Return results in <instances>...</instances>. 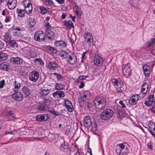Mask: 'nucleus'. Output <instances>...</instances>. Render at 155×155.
I'll return each instance as SVG.
<instances>
[{
    "label": "nucleus",
    "mask_w": 155,
    "mask_h": 155,
    "mask_svg": "<svg viewBox=\"0 0 155 155\" xmlns=\"http://www.w3.org/2000/svg\"><path fill=\"white\" fill-rule=\"evenodd\" d=\"M51 114H52L54 115L55 116H59L61 115V112H59L58 111H56L54 110V109L52 110H48Z\"/></svg>",
    "instance_id": "39"
},
{
    "label": "nucleus",
    "mask_w": 155,
    "mask_h": 155,
    "mask_svg": "<svg viewBox=\"0 0 155 155\" xmlns=\"http://www.w3.org/2000/svg\"><path fill=\"white\" fill-rule=\"evenodd\" d=\"M45 37L49 40L54 39L55 37V33L52 31H46L45 32Z\"/></svg>",
    "instance_id": "15"
},
{
    "label": "nucleus",
    "mask_w": 155,
    "mask_h": 155,
    "mask_svg": "<svg viewBox=\"0 0 155 155\" xmlns=\"http://www.w3.org/2000/svg\"><path fill=\"white\" fill-rule=\"evenodd\" d=\"M90 96V92L88 91H85L84 92L83 95H81L78 98V102L80 104H83V103Z\"/></svg>",
    "instance_id": "11"
},
{
    "label": "nucleus",
    "mask_w": 155,
    "mask_h": 155,
    "mask_svg": "<svg viewBox=\"0 0 155 155\" xmlns=\"http://www.w3.org/2000/svg\"><path fill=\"white\" fill-rule=\"evenodd\" d=\"M17 1L16 0H8L7 3V5L8 8L13 9L16 7Z\"/></svg>",
    "instance_id": "19"
},
{
    "label": "nucleus",
    "mask_w": 155,
    "mask_h": 155,
    "mask_svg": "<svg viewBox=\"0 0 155 155\" xmlns=\"http://www.w3.org/2000/svg\"><path fill=\"white\" fill-rule=\"evenodd\" d=\"M53 74L54 75V76L56 77L57 80L58 81H59L63 79V76L59 74L55 73H53Z\"/></svg>",
    "instance_id": "41"
},
{
    "label": "nucleus",
    "mask_w": 155,
    "mask_h": 155,
    "mask_svg": "<svg viewBox=\"0 0 155 155\" xmlns=\"http://www.w3.org/2000/svg\"><path fill=\"white\" fill-rule=\"evenodd\" d=\"M37 109L38 110L42 111L43 110H47L49 109L48 106H45L44 104H42L41 105L37 107Z\"/></svg>",
    "instance_id": "29"
},
{
    "label": "nucleus",
    "mask_w": 155,
    "mask_h": 155,
    "mask_svg": "<svg viewBox=\"0 0 155 155\" xmlns=\"http://www.w3.org/2000/svg\"><path fill=\"white\" fill-rule=\"evenodd\" d=\"M12 34L14 35L17 37H20L21 35V32L17 31H13Z\"/></svg>",
    "instance_id": "51"
},
{
    "label": "nucleus",
    "mask_w": 155,
    "mask_h": 155,
    "mask_svg": "<svg viewBox=\"0 0 155 155\" xmlns=\"http://www.w3.org/2000/svg\"><path fill=\"white\" fill-rule=\"evenodd\" d=\"M11 17L10 16H6L5 19V23L9 22L11 20Z\"/></svg>",
    "instance_id": "57"
},
{
    "label": "nucleus",
    "mask_w": 155,
    "mask_h": 155,
    "mask_svg": "<svg viewBox=\"0 0 155 155\" xmlns=\"http://www.w3.org/2000/svg\"><path fill=\"white\" fill-rule=\"evenodd\" d=\"M84 37L85 40L87 38H93L92 34L88 32H86L85 33Z\"/></svg>",
    "instance_id": "47"
},
{
    "label": "nucleus",
    "mask_w": 155,
    "mask_h": 155,
    "mask_svg": "<svg viewBox=\"0 0 155 155\" xmlns=\"http://www.w3.org/2000/svg\"><path fill=\"white\" fill-rule=\"evenodd\" d=\"M114 112L109 108L104 110L101 114V119L104 120H107L110 119L113 116Z\"/></svg>",
    "instance_id": "5"
},
{
    "label": "nucleus",
    "mask_w": 155,
    "mask_h": 155,
    "mask_svg": "<svg viewBox=\"0 0 155 155\" xmlns=\"http://www.w3.org/2000/svg\"><path fill=\"white\" fill-rule=\"evenodd\" d=\"M65 86L62 84L56 83L55 86V89L58 90H62L64 88Z\"/></svg>",
    "instance_id": "34"
},
{
    "label": "nucleus",
    "mask_w": 155,
    "mask_h": 155,
    "mask_svg": "<svg viewBox=\"0 0 155 155\" xmlns=\"http://www.w3.org/2000/svg\"><path fill=\"white\" fill-rule=\"evenodd\" d=\"M122 71L125 77H130L131 73V69L129 63L123 64L122 66Z\"/></svg>",
    "instance_id": "6"
},
{
    "label": "nucleus",
    "mask_w": 155,
    "mask_h": 155,
    "mask_svg": "<svg viewBox=\"0 0 155 155\" xmlns=\"http://www.w3.org/2000/svg\"><path fill=\"white\" fill-rule=\"evenodd\" d=\"M66 44L63 41H56L54 42L55 46L60 48H64L66 46Z\"/></svg>",
    "instance_id": "18"
},
{
    "label": "nucleus",
    "mask_w": 155,
    "mask_h": 155,
    "mask_svg": "<svg viewBox=\"0 0 155 155\" xmlns=\"http://www.w3.org/2000/svg\"><path fill=\"white\" fill-rule=\"evenodd\" d=\"M17 12L18 13V16L20 18H22L24 16L25 12V10L21 9H17Z\"/></svg>",
    "instance_id": "32"
},
{
    "label": "nucleus",
    "mask_w": 155,
    "mask_h": 155,
    "mask_svg": "<svg viewBox=\"0 0 155 155\" xmlns=\"http://www.w3.org/2000/svg\"><path fill=\"white\" fill-rule=\"evenodd\" d=\"M18 44L17 42L14 40H12L10 41L8 44V47L11 49H15L18 47Z\"/></svg>",
    "instance_id": "24"
},
{
    "label": "nucleus",
    "mask_w": 155,
    "mask_h": 155,
    "mask_svg": "<svg viewBox=\"0 0 155 155\" xmlns=\"http://www.w3.org/2000/svg\"><path fill=\"white\" fill-rule=\"evenodd\" d=\"M64 26L68 28L69 29H71L72 28H74V26L72 22L70 20H69L67 21H64Z\"/></svg>",
    "instance_id": "26"
},
{
    "label": "nucleus",
    "mask_w": 155,
    "mask_h": 155,
    "mask_svg": "<svg viewBox=\"0 0 155 155\" xmlns=\"http://www.w3.org/2000/svg\"><path fill=\"white\" fill-rule=\"evenodd\" d=\"M39 8L41 14H45L47 12V10L44 6H41Z\"/></svg>",
    "instance_id": "42"
},
{
    "label": "nucleus",
    "mask_w": 155,
    "mask_h": 155,
    "mask_svg": "<svg viewBox=\"0 0 155 155\" xmlns=\"http://www.w3.org/2000/svg\"><path fill=\"white\" fill-rule=\"evenodd\" d=\"M68 59V62L71 64H74L76 63L77 61L76 56L74 55L72 56L71 55H69Z\"/></svg>",
    "instance_id": "27"
},
{
    "label": "nucleus",
    "mask_w": 155,
    "mask_h": 155,
    "mask_svg": "<svg viewBox=\"0 0 155 155\" xmlns=\"http://www.w3.org/2000/svg\"><path fill=\"white\" fill-rule=\"evenodd\" d=\"M86 76L85 75L80 76L78 77V82H80V81L82 80L84 78H86Z\"/></svg>",
    "instance_id": "58"
},
{
    "label": "nucleus",
    "mask_w": 155,
    "mask_h": 155,
    "mask_svg": "<svg viewBox=\"0 0 155 155\" xmlns=\"http://www.w3.org/2000/svg\"><path fill=\"white\" fill-rule=\"evenodd\" d=\"M94 64L97 66L101 65L103 62V59L98 54H95L94 60Z\"/></svg>",
    "instance_id": "14"
},
{
    "label": "nucleus",
    "mask_w": 155,
    "mask_h": 155,
    "mask_svg": "<svg viewBox=\"0 0 155 155\" xmlns=\"http://www.w3.org/2000/svg\"><path fill=\"white\" fill-rule=\"evenodd\" d=\"M4 45L5 44L3 41L0 40V50L3 48Z\"/></svg>",
    "instance_id": "60"
},
{
    "label": "nucleus",
    "mask_w": 155,
    "mask_h": 155,
    "mask_svg": "<svg viewBox=\"0 0 155 155\" xmlns=\"http://www.w3.org/2000/svg\"><path fill=\"white\" fill-rule=\"evenodd\" d=\"M11 61L16 64H20L23 62L22 59L19 57L12 58L11 59Z\"/></svg>",
    "instance_id": "20"
},
{
    "label": "nucleus",
    "mask_w": 155,
    "mask_h": 155,
    "mask_svg": "<svg viewBox=\"0 0 155 155\" xmlns=\"http://www.w3.org/2000/svg\"><path fill=\"white\" fill-rule=\"evenodd\" d=\"M4 38L5 41L6 43L10 42L12 38L11 36L8 33H6L4 36Z\"/></svg>",
    "instance_id": "33"
},
{
    "label": "nucleus",
    "mask_w": 155,
    "mask_h": 155,
    "mask_svg": "<svg viewBox=\"0 0 155 155\" xmlns=\"http://www.w3.org/2000/svg\"><path fill=\"white\" fill-rule=\"evenodd\" d=\"M144 73L146 76H149L150 74V67L147 64H145L143 66Z\"/></svg>",
    "instance_id": "25"
},
{
    "label": "nucleus",
    "mask_w": 155,
    "mask_h": 155,
    "mask_svg": "<svg viewBox=\"0 0 155 155\" xmlns=\"http://www.w3.org/2000/svg\"><path fill=\"white\" fill-rule=\"evenodd\" d=\"M148 84L146 82L142 86V87L144 88H145V89H148Z\"/></svg>",
    "instance_id": "63"
},
{
    "label": "nucleus",
    "mask_w": 155,
    "mask_h": 155,
    "mask_svg": "<svg viewBox=\"0 0 155 155\" xmlns=\"http://www.w3.org/2000/svg\"><path fill=\"white\" fill-rule=\"evenodd\" d=\"M15 83V87L18 89H19L20 88L21 86V84L20 83H18L16 81H15L14 82Z\"/></svg>",
    "instance_id": "53"
},
{
    "label": "nucleus",
    "mask_w": 155,
    "mask_h": 155,
    "mask_svg": "<svg viewBox=\"0 0 155 155\" xmlns=\"http://www.w3.org/2000/svg\"><path fill=\"white\" fill-rule=\"evenodd\" d=\"M129 146L126 143H119L116 146V151L118 155H127L129 152Z\"/></svg>",
    "instance_id": "1"
},
{
    "label": "nucleus",
    "mask_w": 155,
    "mask_h": 155,
    "mask_svg": "<svg viewBox=\"0 0 155 155\" xmlns=\"http://www.w3.org/2000/svg\"><path fill=\"white\" fill-rule=\"evenodd\" d=\"M12 98L17 101H21L23 100V95L20 92L15 93L12 95Z\"/></svg>",
    "instance_id": "13"
},
{
    "label": "nucleus",
    "mask_w": 155,
    "mask_h": 155,
    "mask_svg": "<svg viewBox=\"0 0 155 155\" xmlns=\"http://www.w3.org/2000/svg\"><path fill=\"white\" fill-rule=\"evenodd\" d=\"M64 104L66 108L68 111L71 112L73 110V107L71 102L68 100L64 101Z\"/></svg>",
    "instance_id": "21"
},
{
    "label": "nucleus",
    "mask_w": 155,
    "mask_h": 155,
    "mask_svg": "<svg viewBox=\"0 0 155 155\" xmlns=\"http://www.w3.org/2000/svg\"><path fill=\"white\" fill-rule=\"evenodd\" d=\"M147 147L150 149L152 150L153 149V147L150 142H149L147 144Z\"/></svg>",
    "instance_id": "61"
},
{
    "label": "nucleus",
    "mask_w": 155,
    "mask_h": 155,
    "mask_svg": "<svg viewBox=\"0 0 155 155\" xmlns=\"http://www.w3.org/2000/svg\"><path fill=\"white\" fill-rule=\"evenodd\" d=\"M118 117L120 119L124 117L125 114L121 110H119L118 112Z\"/></svg>",
    "instance_id": "43"
},
{
    "label": "nucleus",
    "mask_w": 155,
    "mask_h": 155,
    "mask_svg": "<svg viewBox=\"0 0 155 155\" xmlns=\"http://www.w3.org/2000/svg\"><path fill=\"white\" fill-rule=\"evenodd\" d=\"M106 99L104 97H97L94 100V105L96 108L102 110L106 106Z\"/></svg>",
    "instance_id": "2"
},
{
    "label": "nucleus",
    "mask_w": 155,
    "mask_h": 155,
    "mask_svg": "<svg viewBox=\"0 0 155 155\" xmlns=\"http://www.w3.org/2000/svg\"><path fill=\"white\" fill-rule=\"evenodd\" d=\"M74 12H75L77 17L78 18H80L81 15H82L81 8H80L79 10L77 11H74Z\"/></svg>",
    "instance_id": "44"
},
{
    "label": "nucleus",
    "mask_w": 155,
    "mask_h": 155,
    "mask_svg": "<svg viewBox=\"0 0 155 155\" xmlns=\"http://www.w3.org/2000/svg\"><path fill=\"white\" fill-rule=\"evenodd\" d=\"M119 104H120L121 107L122 108H125L126 107V105L122 101H120L119 102Z\"/></svg>",
    "instance_id": "59"
},
{
    "label": "nucleus",
    "mask_w": 155,
    "mask_h": 155,
    "mask_svg": "<svg viewBox=\"0 0 155 155\" xmlns=\"http://www.w3.org/2000/svg\"><path fill=\"white\" fill-rule=\"evenodd\" d=\"M152 102L149 101H147L144 102V104L148 107L150 106L152 104Z\"/></svg>",
    "instance_id": "55"
},
{
    "label": "nucleus",
    "mask_w": 155,
    "mask_h": 155,
    "mask_svg": "<svg viewBox=\"0 0 155 155\" xmlns=\"http://www.w3.org/2000/svg\"><path fill=\"white\" fill-rule=\"evenodd\" d=\"M42 104H44L45 106H48L51 104V101L49 99H45Z\"/></svg>",
    "instance_id": "46"
},
{
    "label": "nucleus",
    "mask_w": 155,
    "mask_h": 155,
    "mask_svg": "<svg viewBox=\"0 0 155 155\" xmlns=\"http://www.w3.org/2000/svg\"><path fill=\"white\" fill-rule=\"evenodd\" d=\"M148 99L151 101L153 104L155 103V98H154V95H150L148 97Z\"/></svg>",
    "instance_id": "45"
},
{
    "label": "nucleus",
    "mask_w": 155,
    "mask_h": 155,
    "mask_svg": "<svg viewBox=\"0 0 155 155\" xmlns=\"http://www.w3.org/2000/svg\"><path fill=\"white\" fill-rule=\"evenodd\" d=\"M83 124L84 126L87 128H89L92 125L91 129L92 131L94 134H97V124L95 122H93V124H92L91 120V117L89 116H86L84 117L83 120Z\"/></svg>",
    "instance_id": "3"
},
{
    "label": "nucleus",
    "mask_w": 155,
    "mask_h": 155,
    "mask_svg": "<svg viewBox=\"0 0 155 155\" xmlns=\"http://www.w3.org/2000/svg\"><path fill=\"white\" fill-rule=\"evenodd\" d=\"M45 2L47 5H49L53 4L52 1L50 0H45Z\"/></svg>",
    "instance_id": "54"
},
{
    "label": "nucleus",
    "mask_w": 155,
    "mask_h": 155,
    "mask_svg": "<svg viewBox=\"0 0 155 155\" xmlns=\"http://www.w3.org/2000/svg\"><path fill=\"white\" fill-rule=\"evenodd\" d=\"M139 100L138 95L136 94L132 95L129 100V103L131 105L136 104Z\"/></svg>",
    "instance_id": "16"
},
{
    "label": "nucleus",
    "mask_w": 155,
    "mask_h": 155,
    "mask_svg": "<svg viewBox=\"0 0 155 155\" xmlns=\"http://www.w3.org/2000/svg\"><path fill=\"white\" fill-rule=\"evenodd\" d=\"M129 2L131 6L136 8L138 7V0H129Z\"/></svg>",
    "instance_id": "31"
},
{
    "label": "nucleus",
    "mask_w": 155,
    "mask_h": 155,
    "mask_svg": "<svg viewBox=\"0 0 155 155\" xmlns=\"http://www.w3.org/2000/svg\"><path fill=\"white\" fill-rule=\"evenodd\" d=\"M111 81L117 92H122L124 91L125 84L120 79L114 78L112 79Z\"/></svg>",
    "instance_id": "4"
},
{
    "label": "nucleus",
    "mask_w": 155,
    "mask_h": 155,
    "mask_svg": "<svg viewBox=\"0 0 155 155\" xmlns=\"http://www.w3.org/2000/svg\"><path fill=\"white\" fill-rule=\"evenodd\" d=\"M7 58V54L5 53L0 52V60L3 61L5 60Z\"/></svg>",
    "instance_id": "36"
},
{
    "label": "nucleus",
    "mask_w": 155,
    "mask_h": 155,
    "mask_svg": "<svg viewBox=\"0 0 155 155\" xmlns=\"http://www.w3.org/2000/svg\"><path fill=\"white\" fill-rule=\"evenodd\" d=\"M46 49L47 50H49L54 54L56 53L57 51V50H56L54 48L50 46H46Z\"/></svg>",
    "instance_id": "37"
},
{
    "label": "nucleus",
    "mask_w": 155,
    "mask_h": 155,
    "mask_svg": "<svg viewBox=\"0 0 155 155\" xmlns=\"http://www.w3.org/2000/svg\"><path fill=\"white\" fill-rule=\"evenodd\" d=\"M28 22L30 25V27L32 28L35 24V19L31 17H29L28 19Z\"/></svg>",
    "instance_id": "35"
},
{
    "label": "nucleus",
    "mask_w": 155,
    "mask_h": 155,
    "mask_svg": "<svg viewBox=\"0 0 155 155\" xmlns=\"http://www.w3.org/2000/svg\"><path fill=\"white\" fill-rule=\"evenodd\" d=\"M24 10H25V12L27 13H31L32 12V5H31V7L30 6L28 8H27V10H28V11H27L26 10H25V8Z\"/></svg>",
    "instance_id": "52"
},
{
    "label": "nucleus",
    "mask_w": 155,
    "mask_h": 155,
    "mask_svg": "<svg viewBox=\"0 0 155 155\" xmlns=\"http://www.w3.org/2000/svg\"><path fill=\"white\" fill-rule=\"evenodd\" d=\"M5 81L3 79L0 81V88H3L5 84Z\"/></svg>",
    "instance_id": "56"
},
{
    "label": "nucleus",
    "mask_w": 155,
    "mask_h": 155,
    "mask_svg": "<svg viewBox=\"0 0 155 155\" xmlns=\"http://www.w3.org/2000/svg\"><path fill=\"white\" fill-rule=\"evenodd\" d=\"M45 27L46 29V31H51L52 27L49 25V23H48L45 26Z\"/></svg>",
    "instance_id": "50"
},
{
    "label": "nucleus",
    "mask_w": 155,
    "mask_h": 155,
    "mask_svg": "<svg viewBox=\"0 0 155 155\" xmlns=\"http://www.w3.org/2000/svg\"><path fill=\"white\" fill-rule=\"evenodd\" d=\"M52 95L54 97L58 98L64 97V93L62 91L58 90L54 92Z\"/></svg>",
    "instance_id": "17"
},
{
    "label": "nucleus",
    "mask_w": 155,
    "mask_h": 155,
    "mask_svg": "<svg viewBox=\"0 0 155 155\" xmlns=\"http://www.w3.org/2000/svg\"><path fill=\"white\" fill-rule=\"evenodd\" d=\"M47 67L51 72H53L59 67L58 65L55 61H51L48 63Z\"/></svg>",
    "instance_id": "10"
},
{
    "label": "nucleus",
    "mask_w": 155,
    "mask_h": 155,
    "mask_svg": "<svg viewBox=\"0 0 155 155\" xmlns=\"http://www.w3.org/2000/svg\"><path fill=\"white\" fill-rule=\"evenodd\" d=\"M147 91V89H145V88H144L142 87V88L141 89V92L143 94H146Z\"/></svg>",
    "instance_id": "62"
},
{
    "label": "nucleus",
    "mask_w": 155,
    "mask_h": 155,
    "mask_svg": "<svg viewBox=\"0 0 155 155\" xmlns=\"http://www.w3.org/2000/svg\"><path fill=\"white\" fill-rule=\"evenodd\" d=\"M50 91L48 89H41L40 90V92L41 94L43 95H46L50 93Z\"/></svg>",
    "instance_id": "40"
},
{
    "label": "nucleus",
    "mask_w": 155,
    "mask_h": 155,
    "mask_svg": "<svg viewBox=\"0 0 155 155\" xmlns=\"http://www.w3.org/2000/svg\"><path fill=\"white\" fill-rule=\"evenodd\" d=\"M148 46H151L153 45L155 43V39L152 38L149 40L148 41Z\"/></svg>",
    "instance_id": "49"
},
{
    "label": "nucleus",
    "mask_w": 155,
    "mask_h": 155,
    "mask_svg": "<svg viewBox=\"0 0 155 155\" xmlns=\"http://www.w3.org/2000/svg\"><path fill=\"white\" fill-rule=\"evenodd\" d=\"M68 144L67 142L64 141L63 144L62 143L60 146L61 150L68 154H70L71 150L68 147Z\"/></svg>",
    "instance_id": "12"
},
{
    "label": "nucleus",
    "mask_w": 155,
    "mask_h": 155,
    "mask_svg": "<svg viewBox=\"0 0 155 155\" xmlns=\"http://www.w3.org/2000/svg\"><path fill=\"white\" fill-rule=\"evenodd\" d=\"M59 55L61 57H63L64 58H68L69 54L66 51H62L59 54Z\"/></svg>",
    "instance_id": "38"
},
{
    "label": "nucleus",
    "mask_w": 155,
    "mask_h": 155,
    "mask_svg": "<svg viewBox=\"0 0 155 155\" xmlns=\"http://www.w3.org/2000/svg\"><path fill=\"white\" fill-rule=\"evenodd\" d=\"M9 63L6 62H2L0 64V69L1 70L7 71H8V68L10 67Z\"/></svg>",
    "instance_id": "23"
},
{
    "label": "nucleus",
    "mask_w": 155,
    "mask_h": 155,
    "mask_svg": "<svg viewBox=\"0 0 155 155\" xmlns=\"http://www.w3.org/2000/svg\"><path fill=\"white\" fill-rule=\"evenodd\" d=\"M39 76V72L36 71L34 70L30 73L29 75V79L31 81L35 82L38 81Z\"/></svg>",
    "instance_id": "9"
},
{
    "label": "nucleus",
    "mask_w": 155,
    "mask_h": 155,
    "mask_svg": "<svg viewBox=\"0 0 155 155\" xmlns=\"http://www.w3.org/2000/svg\"><path fill=\"white\" fill-rule=\"evenodd\" d=\"M87 43L89 44V45L91 46L92 45H93V38H87Z\"/></svg>",
    "instance_id": "48"
},
{
    "label": "nucleus",
    "mask_w": 155,
    "mask_h": 155,
    "mask_svg": "<svg viewBox=\"0 0 155 155\" xmlns=\"http://www.w3.org/2000/svg\"><path fill=\"white\" fill-rule=\"evenodd\" d=\"M35 40L38 42H43L45 39V35L43 31H39L36 32L35 34Z\"/></svg>",
    "instance_id": "7"
},
{
    "label": "nucleus",
    "mask_w": 155,
    "mask_h": 155,
    "mask_svg": "<svg viewBox=\"0 0 155 155\" xmlns=\"http://www.w3.org/2000/svg\"><path fill=\"white\" fill-rule=\"evenodd\" d=\"M6 118L8 120H13L15 121L16 118L15 117L13 112L12 111H9L6 114Z\"/></svg>",
    "instance_id": "22"
},
{
    "label": "nucleus",
    "mask_w": 155,
    "mask_h": 155,
    "mask_svg": "<svg viewBox=\"0 0 155 155\" xmlns=\"http://www.w3.org/2000/svg\"><path fill=\"white\" fill-rule=\"evenodd\" d=\"M13 31H17L19 32L21 31V29L20 28L18 27L14 28H12Z\"/></svg>",
    "instance_id": "64"
},
{
    "label": "nucleus",
    "mask_w": 155,
    "mask_h": 155,
    "mask_svg": "<svg viewBox=\"0 0 155 155\" xmlns=\"http://www.w3.org/2000/svg\"><path fill=\"white\" fill-rule=\"evenodd\" d=\"M22 90L24 93L26 95V97L29 96L31 94V90L27 87H24Z\"/></svg>",
    "instance_id": "28"
},
{
    "label": "nucleus",
    "mask_w": 155,
    "mask_h": 155,
    "mask_svg": "<svg viewBox=\"0 0 155 155\" xmlns=\"http://www.w3.org/2000/svg\"><path fill=\"white\" fill-rule=\"evenodd\" d=\"M23 4L25 8V10L27 11V8H28L30 6L31 7V4L30 0H24L23 2Z\"/></svg>",
    "instance_id": "30"
},
{
    "label": "nucleus",
    "mask_w": 155,
    "mask_h": 155,
    "mask_svg": "<svg viewBox=\"0 0 155 155\" xmlns=\"http://www.w3.org/2000/svg\"><path fill=\"white\" fill-rule=\"evenodd\" d=\"M50 117V115L49 114L47 113H44L39 114L36 116L35 119L37 122H41L48 120Z\"/></svg>",
    "instance_id": "8"
}]
</instances>
